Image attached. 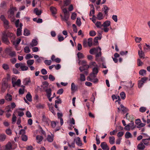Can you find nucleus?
<instances>
[{"instance_id":"nucleus-27","label":"nucleus","mask_w":150,"mask_h":150,"mask_svg":"<svg viewBox=\"0 0 150 150\" xmlns=\"http://www.w3.org/2000/svg\"><path fill=\"white\" fill-rule=\"evenodd\" d=\"M146 71L144 69H141L139 72V74L142 76H144L146 74Z\"/></svg>"},{"instance_id":"nucleus-60","label":"nucleus","mask_w":150,"mask_h":150,"mask_svg":"<svg viewBox=\"0 0 150 150\" xmlns=\"http://www.w3.org/2000/svg\"><path fill=\"white\" fill-rule=\"evenodd\" d=\"M96 34V33L95 31L93 30H91L89 32V35L91 36H94Z\"/></svg>"},{"instance_id":"nucleus-6","label":"nucleus","mask_w":150,"mask_h":150,"mask_svg":"<svg viewBox=\"0 0 150 150\" xmlns=\"http://www.w3.org/2000/svg\"><path fill=\"white\" fill-rule=\"evenodd\" d=\"M100 146L103 150H109L110 149L107 143L105 142H102L100 145Z\"/></svg>"},{"instance_id":"nucleus-15","label":"nucleus","mask_w":150,"mask_h":150,"mask_svg":"<svg viewBox=\"0 0 150 150\" xmlns=\"http://www.w3.org/2000/svg\"><path fill=\"white\" fill-rule=\"evenodd\" d=\"M76 144L79 146H81L82 145V142L79 137H77L76 138Z\"/></svg>"},{"instance_id":"nucleus-2","label":"nucleus","mask_w":150,"mask_h":150,"mask_svg":"<svg viewBox=\"0 0 150 150\" xmlns=\"http://www.w3.org/2000/svg\"><path fill=\"white\" fill-rule=\"evenodd\" d=\"M72 10H69V11H68L67 10H62L64 14V16H63L62 14L60 15L62 20L65 21H67L69 19L70 16L69 11H71Z\"/></svg>"},{"instance_id":"nucleus-41","label":"nucleus","mask_w":150,"mask_h":150,"mask_svg":"<svg viewBox=\"0 0 150 150\" xmlns=\"http://www.w3.org/2000/svg\"><path fill=\"white\" fill-rule=\"evenodd\" d=\"M144 49L145 52L147 51L150 49V46L149 45L146 44V45L144 46Z\"/></svg>"},{"instance_id":"nucleus-12","label":"nucleus","mask_w":150,"mask_h":150,"mask_svg":"<svg viewBox=\"0 0 150 150\" xmlns=\"http://www.w3.org/2000/svg\"><path fill=\"white\" fill-rule=\"evenodd\" d=\"M49 85V83L47 81H45L43 83L42 85L41 86V87L44 90L48 89L47 88Z\"/></svg>"},{"instance_id":"nucleus-62","label":"nucleus","mask_w":150,"mask_h":150,"mask_svg":"<svg viewBox=\"0 0 150 150\" xmlns=\"http://www.w3.org/2000/svg\"><path fill=\"white\" fill-rule=\"evenodd\" d=\"M87 69L85 66H83L82 67H79V69L81 72H82L83 71L85 70V69Z\"/></svg>"},{"instance_id":"nucleus-13","label":"nucleus","mask_w":150,"mask_h":150,"mask_svg":"<svg viewBox=\"0 0 150 150\" xmlns=\"http://www.w3.org/2000/svg\"><path fill=\"white\" fill-rule=\"evenodd\" d=\"M42 120L43 122L46 124H47L49 121V119L45 116L44 114H42Z\"/></svg>"},{"instance_id":"nucleus-51","label":"nucleus","mask_w":150,"mask_h":150,"mask_svg":"<svg viewBox=\"0 0 150 150\" xmlns=\"http://www.w3.org/2000/svg\"><path fill=\"white\" fill-rule=\"evenodd\" d=\"M24 52L26 53H29L30 50L28 46H26L24 48Z\"/></svg>"},{"instance_id":"nucleus-25","label":"nucleus","mask_w":150,"mask_h":150,"mask_svg":"<svg viewBox=\"0 0 150 150\" xmlns=\"http://www.w3.org/2000/svg\"><path fill=\"white\" fill-rule=\"evenodd\" d=\"M34 61L33 59H29L27 61V64L28 67L32 65L34 63Z\"/></svg>"},{"instance_id":"nucleus-16","label":"nucleus","mask_w":150,"mask_h":150,"mask_svg":"<svg viewBox=\"0 0 150 150\" xmlns=\"http://www.w3.org/2000/svg\"><path fill=\"white\" fill-rule=\"evenodd\" d=\"M8 17L9 18H11L14 16V12L13 10H9L8 11Z\"/></svg>"},{"instance_id":"nucleus-23","label":"nucleus","mask_w":150,"mask_h":150,"mask_svg":"<svg viewBox=\"0 0 150 150\" xmlns=\"http://www.w3.org/2000/svg\"><path fill=\"white\" fill-rule=\"evenodd\" d=\"M38 44V42L35 39H33L32 40L30 45L32 47H34L36 46Z\"/></svg>"},{"instance_id":"nucleus-28","label":"nucleus","mask_w":150,"mask_h":150,"mask_svg":"<svg viewBox=\"0 0 150 150\" xmlns=\"http://www.w3.org/2000/svg\"><path fill=\"white\" fill-rule=\"evenodd\" d=\"M103 25V26L104 27H108L110 25V22L109 21H107L104 22Z\"/></svg>"},{"instance_id":"nucleus-19","label":"nucleus","mask_w":150,"mask_h":150,"mask_svg":"<svg viewBox=\"0 0 150 150\" xmlns=\"http://www.w3.org/2000/svg\"><path fill=\"white\" fill-rule=\"evenodd\" d=\"M3 23L4 28L6 29H8L9 27V22L7 20H6L3 22Z\"/></svg>"},{"instance_id":"nucleus-22","label":"nucleus","mask_w":150,"mask_h":150,"mask_svg":"<svg viewBox=\"0 0 150 150\" xmlns=\"http://www.w3.org/2000/svg\"><path fill=\"white\" fill-rule=\"evenodd\" d=\"M71 89L72 91L74 92L76 91L77 87L76 86L74 83H72L71 84Z\"/></svg>"},{"instance_id":"nucleus-33","label":"nucleus","mask_w":150,"mask_h":150,"mask_svg":"<svg viewBox=\"0 0 150 150\" xmlns=\"http://www.w3.org/2000/svg\"><path fill=\"white\" fill-rule=\"evenodd\" d=\"M96 25L97 28H101L103 26V25L101 24V23L100 21H97L95 24Z\"/></svg>"},{"instance_id":"nucleus-3","label":"nucleus","mask_w":150,"mask_h":150,"mask_svg":"<svg viewBox=\"0 0 150 150\" xmlns=\"http://www.w3.org/2000/svg\"><path fill=\"white\" fill-rule=\"evenodd\" d=\"M8 86V82L6 79H3L2 82V87L1 88V91L4 92Z\"/></svg>"},{"instance_id":"nucleus-63","label":"nucleus","mask_w":150,"mask_h":150,"mask_svg":"<svg viewBox=\"0 0 150 150\" xmlns=\"http://www.w3.org/2000/svg\"><path fill=\"white\" fill-rule=\"evenodd\" d=\"M146 108L145 107H142L139 108V111L142 112H145L146 110Z\"/></svg>"},{"instance_id":"nucleus-46","label":"nucleus","mask_w":150,"mask_h":150,"mask_svg":"<svg viewBox=\"0 0 150 150\" xmlns=\"http://www.w3.org/2000/svg\"><path fill=\"white\" fill-rule=\"evenodd\" d=\"M92 40L93 39L92 38H90L88 39V41L87 42L89 47H91L92 45Z\"/></svg>"},{"instance_id":"nucleus-4","label":"nucleus","mask_w":150,"mask_h":150,"mask_svg":"<svg viewBox=\"0 0 150 150\" xmlns=\"http://www.w3.org/2000/svg\"><path fill=\"white\" fill-rule=\"evenodd\" d=\"M2 40V42L6 45H8L10 43L6 35V31H4L3 32Z\"/></svg>"},{"instance_id":"nucleus-14","label":"nucleus","mask_w":150,"mask_h":150,"mask_svg":"<svg viewBox=\"0 0 150 150\" xmlns=\"http://www.w3.org/2000/svg\"><path fill=\"white\" fill-rule=\"evenodd\" d=\"M138 55L139 57L141 59H143L145 58L144 53L142 50H139L138 51Z\"/></svg>"},{"instance_id":"nucleus-35","label":"nucleus","mask_w":150,"mask_h":150,"mask_svg":"<svg viewBox=\"0 0 150 150\" xmlns=\"http://www.w3.org/2000/svg\"><path fill=\"white\" fill-rule=\"evenodd\" d=\"M125 137L126 138L128 139L130 138H132V136L130 132H127L125 134Z\"/></svg>"},{"instance_id":"nucleus-56","label":"nucleus","mask_w":150,"mask_h":150,"mask_svg":"<svg viewBox=\"0 0 150 150\" xmlns=\"http://www.w3.org/2000/svg\"><path fill=\"white\" fill-rule=\"evenodd\" d=\"M58 40L59 42H61L64 40V38L63 36H61L60 35H58L57 36Z\"/></svg>"},{"instance_id":"nucleus-48","label":"nucleus","mask_w":150,"mask_h":150,"mask_svg":"<svg viewBox=\"0 0 150 150\" xmlns=\"http://www.w3.org/2000/svg\"><path fill=\"white\" fill-rule=\"evenodd\" d=\"M6 149L10 150L12 148V145L11 143H8L6 145Z\"/></svg>"},{"instance_id":"nucleus-43","label":"nucleus","mask_w":150,"mask_h":150,"mask_svg":"<svg viewBox=\"0 0 150 150\" xmlns=\"http://www.w3.org/2000/svg\"><path fill=\"white\" fill-rule=\"evenodd\" d=\"M3 68L6 70H7L9 69V67L8 64H4L2 65Z\"/></svg>"},{"instance_id":"nucleus-18","label":"nucleus","mask_w":150,"mask_h":150,"mask_svg":"<svg viewBox=\"0 0 150 150\" xmlns=\"http://www.w3.org/2000/svg\"><path fill=\"white\" fill-rule=\"evenodd\" d=\"M95 60L98 62H103L104 61L105 58L104 57H101V56L99 57H96Z\"/></svg>"},{"instance_id":"nucleus-58","label":"nucleus","mask_w":150,"mask_h":150,"mask_svg":"<svg viewBox=\"0 0 150 150\" xmlns=\"http://www.w3.org/2000/svg\"><path fill=\"white\" fill-rule=\"evenodd\" d=\"M44 63L47 65H51L52 62L50 60H46L44 62Z\"/></svg>"},{"instance_id":"nucleus-11","label":"nucleus","mask_w":150,"mask_h":150,"mask_svg":"<svg viewBox=\"0 0 150 150\" xmlns=\"http://www.w3.org/2000/svg\"><path fill=\"white\" fill-rule=\"evenodd\" d=\"M28 69V67L25 65V63H22L21 69L22 71H27Z\"/></svg>"},{"instance_id":"nucleus-47","label":"nucleus","mask_w":150,"mask_h":150,"mask_svg":"<svg viewBox=\"0 0 150 150\" xmlns=\"http://www.w3.org/2000/svg\"><path fill=\"white\" fill-rule=\"evenodd\" d=\"M21 28H18L16 32V34L18 36H20L21 34Z\"/></svg>"},{"instance_id":"nucleus-29","label":"nucleus","mask_w":150,"mask_h":150,"mask_svg":"<svg viewBox=\"0 0 150 150\" xmlns=\"http://www.w3.org/2000/svg\"><path fill=\"white\" fill-rule=\"evenodd\" d=\"M99 66L94 67L92 69V73L97 74L98 72Z\"/></svg>"},{"instance_id":"nucleus-39","label":"nucleus","mask_w":150,"mask_h":150,"mask_svg":"<svg viewBox=\"0 0 150 150\" xmlns=\"http://www.w3.org/2000/svg\"><path fill=\"white\" fill-rule=\"evenodd\" d=\"M30 34L29 31L27 29H25L23 32V35L26 36L29 35Z\"/></svg>"},{"instance_id":"nucleus-57","label":"nucleus","mask_w":150,"mask_h":150,"mask_svg":"<svg viewBox=\"0 0 150 150\" xmlns=\"http://www.w3.org/2000/svg\"><path fill=\"white\" fill-rule=\"evenodd\" d=\"M49 79L50 81H53L55 80V78L53 75L50 74L49 76Z\"/></svg>"},{"instance_id":"nucleus-42","label":"nucleus","mask_w":150,"mask_h":150,"mask_svg":"<svg viewBox=\"0 0 150 150\" xmlns=\"http://www.w3.org/2000/svg\"><path fill=\"white\" fill-rule=\"evenodd\" d=\"M80 80L81 81H84L86 80V77L85 75L83 74H80Z\"/></svg>"},{"instance_id":"nucleus-55","label":"nucleus","mask_w":150,"mask_h":150,"mask_svg":"<svg viewBox=\"0 0 150 150\" xmlns=\"http://www.w3.org/2000/svg\"><path fill=\"white\" fill-rule=\"evenodd\" d=\"M59 122L57 121L55 122L54 121H52L51 122V125L52 127L54 128L56 125V123H58Z\"/></svg>"},{"instance_id":"nucleus-10","label":"nucleus","mask_w":150,"mask_h":150,"mask_svg":"<svg viewBox=\"0 0 150 150\" xmlns=\"http://www.w3.org/2000/svg\"><path fill=\"white\" fill-rule=\"evenodd\" d=\"M145 145L142 142L137 146V148L139 150H143L145 148Z\"/></svg>"},{"instance_id":"nucleus-17","label":"nucleus","mask_w":150,"mask_h":150,"mask_svg":"<svg viewBox=\"0 0 150 150\" xmlns=\"http://www.w3.org/2000/svg\"><path fill=\"white\" fill-rule=\"evenodd\" d=\"M47 93V98H49L51 97V95L52 90L51 88H48L45 90Z\"/></svg>"},{"instance_id":"nucleus-26","label":"nucleus","mask_w":150,"mask_h":150,"mask_svg":"<svg viewBox=\"0 0 150 150\" xmlns=\"http://www.w3.org/2000/svg\"><path fill=\"white\" fill-rule=\"evenodd\" d=\"M109 139V143L111 144H113L115 143V138L114 137H110Z\"/></svg>"},{"instance_id":"nucleus-64","label":"nucleus","mask_w":150,"mask_h":150,"mask_svg":"<svg viewBox=\"0 0 150 150\" xmlns=\"http://www.w3.org/2000/svg\"><path fill=\"white\" fill-rule=\"evenodd\" d=\"M135 40L136 42L139 43L141 41L142 38H141L136 37Z\"/></svg>"},{"instance_id":"nucleus-36","label":"nucleus","mask_w":150,"mask_h":150,"mask_svg":"<svg viewBox=\"0 0 150 150\" xmlns=\"http://www.w3.org/2000/svg\"><path fill=\"white\" fill-rule=\"evenodd\" d=\"M21 83V81L20 79H18L13 84V87H15L16 86H20Z\"/></svg>"},{"instance_id":"nucleus-38","label":"nucleus","mask_w":150,"mask_h":150,"mask_svg":"<svg viewBox=\"0 0 150 150\" xmlns=\"http://www.w3.org/2000/svg\"><path fill=\"white\" fill-rule=\"evenodd\" d=\"M33 12L37 16H39L42 13L41 10H34Z\"/></svg>"},{"instance_id":"nucleus-53","label":"nucleus","mask_w":150,"mask_h":150,"mask_svg":"<svg viewBox=\"0 0 150 150\" xmlns=\"http://www.w3.org/2000/svg\"><path fill=\"white\" fill-rule=\"evenodd\" d=\"M9 55L11 57H14L16 56V53L14 51H12L9 53Z\"/></svg>"},{"instance_id":"nucleus-61","label":"nucleus","mask_w":150,"mask_h":150,"mask_svg":"<svg viewBox=\"0 0 150 150\" xmlns=\"http://www.w3.org/2000/svg\"><path fill=\"white\" fill-rule=\"evenodd\" d=\"M144 83L142 81H138V87L139 88H141L143 85Z\"/></svg>"},{"instance_id":"nucleus-37","label":"nucleus","mask_w":150,"mask_h":150,"mask_svg":"<svg viewBox=\"0 0 150 150\" xmlns=\"http://www.w3.org/2000/svg\"><path fill=\"white\" fill-rule=\"evenodd\" d=\"M22 140L26 142L28 140V137L27 136L24 134H22L21 136Z\"/></svg>"},{"instance_id":"nucleus-44","label":"nucleus","mask_w":150,"mask_h":150,"mask_svg":"<svg viewBox=\"0 0 150 150\" xmlns=\"http://www.w3.org/2000/svg\"><path fill=\"white\" fill-rule=\"evenodd\" d=\"M120 95L122 99L124 100L125 99L126 97V95L125 93L124 92H121L120 94Z\"/></svg>"},{"instance_id":"nucleus-1","label":"nucleus","mask_w":150,"mask_h":150,"mask_svg":"<svg viewBox=\"0 0 150 150\" xmlns=\"http://www.w3.org/2000/svg\"><path fill=\"white\" fill-rule=\"evenodd\" d=\"M101 48L100 47L92 48L90 50L89 53L93 54L94 53L96 54V57H100L102 55Z\"/></svg>"},{"instance_id":"nucleus-9","label":"nucleus","mask_w":150,"mask_h":150,"mask_svg":"<svg viewBox=\"0 0 150 150\" xmlns=\"http://www.w3.org/2000/svg\"><path fill=\"white\" fill-rule=\"evenodd\" d=\"M6 35L7 37L9 38L11 40H13L15 38V35L12 33L9 32L7 33L6 32Z\"/></svg>"},{"instance_id":"nucleus-54","label":"nucleus","mask_w":150,"mask_h":150,"mask_svg":"<svg viewBox=\"0 0 150 150\" xmlns=\"http://www.w3.org/2000/svg\"><path fill=\"white\" fill-rule=\"evenodd\" d=\"M33 57V56L32 55L30 54L29 53L27 54L25 56V58L26 59L29 60L30 58H32Z\"/></svg>"},{"instance_id":"nucleus-32","label":"nucleus","mask_w":150,"mask_h":150,"mask_svg":"<svg viewBox=\"0 0 150 150\" xmlns=\"http://www.w3.org/2000/svg\"><path fill=\"white\" fill-rule=\"evenodd\" d=\"M26 97L27 100L29 101H32V96L29 92L28 93Z\"/></svg>"},{"instance_id":"nucleus-45","label":"nucleus","mask_w":150,"mask_h":150,"mask_svg":"<svg viewBox=\"0 0 150 150\" xmlns=\"http://www.w3.org/2000/svg\"><path fill=\"white\" fill-rule=\"evenodd\" d=\"M137 64L138 66H141L143 64V62L141 60V59L138 58L137 59Z\"/></svg>"},{"instance_id":"nucleus-59","label":"nucleus","mask_w":150,"mask_h":150,"mask_svg":"<svg viewBox=\"0 0 150 150\" xmlns=\"http://www.w3.org/2000/svg\"><path fill=\"white\" fill-rule=\"evenodd\" d=\"M128 124H129L130 127L132 130H133L135 127L134 126V123L132 121H131L130 123Z\"/></svg>"},{"instance_id":"nucleus-31","label":"nucleus","mask_w":150,"mask_h":150,"mask_svg":"<svg viewBox=\"0 0 150 150\" xmlns=\"http://www.w3.org/2000/svg\"><path fill=\"white\" fill-rule=\"evenodd\" d=\"M6 136L4 134H0V141H4L6 139Z\"/></svg>"},{"instance_id":"nucleus-52","label":"nucleus","mask_w":150,"mask_h":150,"mask_svg":"<svg viewBox=\"0 0 150 150\" xmlns=\"http://www.w3.org/2000/svg\"><path fill=\"white\" fill-rule=\"evenodd\" d=\"M76 24L79 26H80L81 25V19L80 18H77Z\"/></svg>"},{"instance_id":"nucleus-21","label":"nucleus","mask_w":150,"mask_h":150,"mask_svg":"<svg viewBox=\"0 0 150 150\" xmlns=\"http://www.w3.org/2000/svg\"><path fill=\"white\" fill-rule=\"evenodd\" d=\"M121 107V110L124 113H126L128 111L127 109L123 105L121 104L120 105Z\"/></svg>"},{"instance_id":"nucleus-20","label":"nucleus","mask_w":150,"mask_h":150,"mask_svg":"<svg viewBox=\"0 0 150 150\" xmlns=\"http://www.w3.org/2000/svg\"><path fill=\"white\" fill-rule=\"evenodd\" d=\"M5 98L7 101H10L12 100V96L10 94L7 93L5 96Z\"/></svg>"},{"instance_id":"nucleus-34","label":"nucleus","mask_w":150,"mask_h":150,"mask_svg":"<svg viewBox=\"0 0 150 150\" xmlns=\"http://www.w3.org/2000/svg\"><path fill=\"white\" fill-rule=\"evenodd\" d=\"M47 140L49 142H51L53 140V137L49 135L47 136Z\"/></svg>"},{"instance_id":"nucleus-30","label":"nucleus","mask_w":150,"mask_h":150,"mask_svg":"<svg viewBox=\"0 0 150 150\" xmlns=\"http://www.w3.org/2000/svg\"><path fill=\"white\" fill-rule=\"evenodd\" d=\"M103 18V14L100 12H99L97 15V18L99 20H102Z\"/></svg>"},{"instance_id":"nucleus-50","label":"nucleus","mask_w":150,"mask_h":150,"mask_svg":"<svg viewBox=\"0 0 150 150\" xmlns=\"http://www.w3.org/2000/svg\"><path fill=\"white\" fill-rule=\"evenodd\" d=\"M6 4L5 1H2L0 7L1 8H3L6 6Z\"/></svg>"},{"instance_id":"nucleus-7","label":"nucleus","mask_w":150,"mask_h":150,"mask_svg":"<svg viewBox=\"0 0 150 150\" xmlns=\"http://www.w3.org/2000/svg\"><path fill=\"white\" fill-rule=\"evenodd\" d=\"M31 82L30 78H27L24 79L23 82V84L26 86L30 85Z\"/></svg>"},{"instance_id":"nucleus-8","label":"nucleus","mask_w":150,"mask_h":150,"mask_svg":"<svg viewBox=\"0 0 150 150\" xmlns=\"http://www.w3.org/2000/svg\"><path fill=\"white\" fill-rule=\"evenodd\" d=\"M86 68L87 69H88L89 67L91 68L93 67H97L98 66L96 64L95 62H91L88 65H86Z\"/></svg>"},{"instance_id":"nucleus-5","label":"nucleus","mask_w":150,"mask_h":150,"mask_svg":"<svg viewBox=\"0 0 150 150\" xmlns=\"http://www.w3.org/2000/svg\"><path fill=\"white\" fill-rule=\"evenodd\" d=\"M142 142L145 145L148 146L150 145V137L147 138H144L142 139Z\"/></svg>"},{"instance_id":"nucleus-40","label":"nucleus","mask_w":150,"mask_h":150,"mask_svg":"<svg viewBox=\"0 0 150 150\" xmlns=\"http://www.w3.org/2000/svg\"><path fill=\"white\" fill-rule=\"evenodd\" d=\"M75 139H74V141L72 142L71 143V144H69V142H68L67 143H68V146L70 147H72L73 148H75Z\"/></svg>"},{"instance_id":"nucleus-49","label":"nucleus","mask_w":150,"mask_h":150,"mask_svg":"<svg viewBox=\"0 0 150 150\" xmlns=\"http://www.w3.org/2000/svg\"><path fill=\"white\" fill-rule=\"evenodd\" d=\"M77 55L79 59L83 58L84 57L83 54L80 52H79L77 54Z\"/></svg>"},{"instance_id":"nucleus-24","label":"nucleus","mask_w":150,"mask_h":150,"mask_svg":"<svg viewBox=\"0 0 150 150\" xmlns=\"http://www.w3.org/2000/svg\"><path fill=\"white\" fill-rule=\"evenodd\" d=\"M43 139V137L41 136L37 135L36 137V139L38 143H40Z\"/></svg>"}]
</instances>
